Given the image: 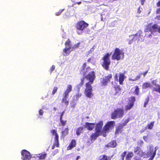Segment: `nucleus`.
<instances>
[{
  "mask_svg": "<svg viewBox=\"0 0 160 160\" xmlns=\"http://www.w3.org/2000/svg\"><path fill=\"white\" fill-rule=\"evenodd\" d=\"M134 151L135 154H137L140 157H142L143 153L141 149L138 147H136L134 148Z\"/></svg>",
  "mask_w": 160,
  "mask_h": 160,
  "instance_id": "dca6fc26",
  "label": "nucleus"
},
{
  "mask_svg": "<svg viewBox=\"0 0 160 160\" xmlns=\"http://www.w3.org/2000/svg\"><path fill=\"white\" fill-rule=\"evenodd\" d=\"M156 5L157 7H160V0L157 2Z\"/></svg>",
  "mask_w": 160,
  "mask_h": 160,
  "instance_id": "49530a36",
  "label": "nucleus"
},
{
  "mask_svg": "<svg viewBox=\"0 0 160 160\" xmlns=\"http://www.w3.org/2000/svg\"><path fill=\"white\" fill-rule=\"evenodd\" d=\"M72 85H69L67 86L66 90L63 92V93L62 102L67 106L69 104V101L67 99L69 97V93L72 91Z\"/></svg>",
  "mask_w": 160,
  "mask_h": 160,
  "instance_id": "20e7f679",
  "label": "nucleus"
},
{
  "mask_svg": "<svg viewBox=\"0 0 160 160\" xmlns=\"http://www.w3.org/2000/svg\"><path fill=\"white\" fill-rule=\"evenodd\" d=\"M86 65V64L85 63H84V64H83V66L85 65Z\"/></svg>",
  "mask_w": 160,
  "mask_h": 160,
  "instance_id": "69168bd1",
  "label": "nucleus"
},
{
  "mask_svg": "<svg viewBox=\"0 0 160 160\" xmlns=\"http://www.w3.org/2000/svg\"><path fill=\"white\" fill-rule=\"evenodd\" d=\"M43 113V111L42 109H40L39 111V114L40 115L42 116Z\"/></svg>",
  "mask_w": 160,
  "mask_h": 160,
  "instance_id": "79ce46f5",
  "label": "nucleus"
},
{
  "mask_svg": "<svg viewBox=\"0 0 160 160\" xmlns=\"http://www.w3.org/2000/svg\"><path fill=\"white\" fill-rule=\"evenodd\" d=\"M89 60H90V59H88V61H89Z\"/></svg>",
  "mask_w": 160,
  "mask_h": 160,
  "instance_id": "774afa93",
  "label": "nucleus"
},
{
  "mask_svg": "<svg viewBox=\"0 0 160 160\" xmlns=\"http://www.w3.org/2000/svg\"><path fill=\"white\" fill-rule=\"evenodd\" d=\"M115 90L117 92H118L120 90V88H119L117 87L115 88Z\"/></svg>",
  "mask_w": 160,
  "mask_h": 160,
  "instance_id": "8fccbe9b",
  "label": "nucleus"
},
{
  "mask_svg": "<svg viewBox=\"0 0 160 160\" xmlns=\"http://www.w3.org/2000/svg\"><path fill=\"white\" fill-rule=\"evenodd\" d=\"M103 135L104 137H105L106 136V134H104V133H103Z\"/></svg>",
  "mask_w": 160,
  "mask_h": 160,
  "instance_id": "0e129e2a",
  "label": "nucleus"
},
{
  "mask_svg": "<svg viewBox=\"0 0 160 160\" xmlns=\"http://www.w3.org/2000/svg\"><path fill=\"white\" fill-rule=\"evenodd\" d=\"M86 118H88V116H87V117H86Z\"/></svg>",
  "mask_w": 160,
  "mask_h": 160,
  "instance_id": "338daca9",
  "label": "nucleus"
},
{
  "mask_svg": "<svg viewBox=\"0 0 160 160\" xmlns=\"http://www.w3.org/2000/svg\"><path fill=\"white\" fill-rule=\"evenodd\" d=\"M22 158L23 160H29L31 158L30 152L26 150H23L21 152Z\"/></svg>",
  "mask_w": 160,
  "mask_h": 160,
  "instance_id": "9b49d317",
  "label": "nucleus"
},
{
  "mask_svg": "<svg viewBox=\"0 0 160 160\" xmlns=\"http://www.w3.org/2000/svg\"><path fill=\"white\" fill-rule=\"evenodd\" d=\"M76 145V141L74 140H72L71 142L69 145L68 147V150L72 149V148L75 147Z\"/></svg>",
  "mask_w": 160,
  "mask_h": 160,
  "instance_id": "b1692460",
  "label": "nucleus"
},
{
  "mask_svg": "<svg viewBox=\"0 0 160 160\" xmlns=\"http://www.w3.org/2000/svg\"><path fill=\"white\" fill-rule=\"evenodd\" d=\"M63 10L64 9H63L62 10H61L60 11L56 13L55 14L57 16H59L61 14V12L63 11Z\"/></svg>",
  "mask_w": 160,
  "mask_h": 160,
  "instance_id": "a19ab883",
  "label": "nucleus"
},
{
  "mask_svg": "<svg viewBox=\"0 0 160 160\" xmlns=\"http://www.w3.org/2000/svg\"><path fill=\"white\" fill-rule=\"evenodd\" d=\"M64 113H65V111H63V112H62V113H61V114L60 115V119H62V117H63V116L64 115Z\"/></svg>",
  "mask_w": 160,
  "mask_h": 160,
  "instance_id": "37998d69",
  "label": "nucleus"
},
{
  "mask_svg": "<svg viewBox=\"0 0 160 160\" xmlns=\"http://www.w3.org/2000/svg\"><path fill=\"white\" fill-rule=\"evenodd\" d=\"M53 110L55 111H56L57 110V108L55 107H54L53 108Z\"/></svg>",
  "mask_w": 160,
  "mask_h": 160,
  "instance_id": "052dcab7",
  "label": "nucleus"
},
{
  "mask_svg": "<svg viewBox=\"0 0 160 160\" xmlns=\"http://www.w3.org/2000/svg\"><path fill=\"white\" fill-rule=\"evenodd\" d=\"M83 130V128L82 127H79L76 130V133L77 135L79 136L82 132Z\"/></svg>",
  "mask_w": 160,
  "mask_h": 160,
  "instance_id": "a878e982",
  "label": "nucleus"
},
{
  "mask_svg": "<svg viewBox=\"0 0 160 160\" xmlns=\"http://www.w3.org/2000/svg\"><path fill=\"white\" fill-rule=\"evenodd\" d=\"M133 154L132 152H129L126 157V160H130L133 156Z\"/></svg>",
  "mask_w": 160,
  "mask_h": 160,
  "instance_id": "393cba45",
  "label": "nucleus"
},
{
  "mask_svg": "<svg viewBox=\"0 0 160 160\" xmlns=\"http://www.w3.org/2000/svg\"><path fill=\"white\" fill-rule=\"evenodd\" d=\"M148 99L147 100V101L144 102V107H146V105L148 104Z\"/></svg>",
  "mask_w": 160,
  "mask_h": 160,
  "instance_id": "a18cd8bd",
  "label": "nucleus"
},
{
  "mask_svg": "<svg viewBox=\"0 0 160 160\" xmlns=\"http://www.w3.org/2000/svg\"><path fill=\"white\" fill-rule=\"evenodd\" d=\"M156 80H153L152 82V83L155 85L156 87L154 88V90L155 91L157 92L160 93V85L158 84H156Z\"/></svg>",
  "mask_w": 160,
  "mask_h": 160,
  "instance_id": "6ab92c4d",
  "label": "nucleus"
},
{
  "mask_svg": "<svg viewBox=\"0 0 160 160\" xmlns=\"http://www.w3.org/2000/svg\"><path fill=\"white\" fill-rule=\"evenodd\" d=\"M135 90L134 91V93L137 95H138V94L139 92V88L137 86H135Z\"/></svg>",
  "mask_w": 160,
  "mask_h": 160,
  "instance_id": "c85d7f7f",
  "label": "nucleus"
},
{
  "mask_svg": "<svg viewBox=\"0 0 160 160\" xmlns=\"http://www.w3.org/2000/svg\"><path fill=\"white\" fill-rule=\"evenodd\" d=\"M125 78L124 74L121 72L116 73L114 77L115 80L117 81H119V84L121 85L122 84Z\"/></svg>",
  "mask_w": 160,
  "mask_h": 160,
  "instance_id": "9d476101",
  "label": "nucleus"
},
{
  "mask_svg": "<svg viewBox=\"0 0 160 160\" xmlns=\"http://www.w3.org/2000/svg\"><path fill=\"white\" fill-rule=\"evenodd\" d=\"M129 81H136V79H135V78L132 79V78H129Z\"/></svg>",
  "mask_w": 160,
  "mask_h": 160,
  "instance_id": "864d4df0",
  "label": "nucleus"
},
{
  "mask_svg": "<svg viewBox=\"0 0 160 160\" xmlns=\"http://www.w3.org/2000/svg\"><path fill=\"white\" fill-rule=\"evenodd\" d=\"M46 153H44L41 155L39 157L40 159H44L46 156Z\"/></svg>",
  "mask_w": 160,
  "mask_h": 160,
  "instance_id": "4c0bfd02",
  "label": "nucleus"
},
{
  "mask_svg": "<svg viewBox=\"0 0 160 160\" xmlns=\"http://www.w3.org/2000/svg\"><path fill=\"white\" fill-rule=\"evenodd\" d=\"M111 55V54L108 53L105 54L102 58V59L103 61L102 66L105 69L107 70L108 69L110 63V57Z\"/></svg>",
  "mask_w": 160,
  "mask_h": 160,
  "instance_id": "423d86ee",
  "label": "nucleus"
},
{
  "mask_svg": "<svg viewBox=\"0 0 160 160\" xmlns=\"http://www.w3.org/2000/svg\"><path fill=\"white\" fill-rule=\"evenodd\" d=\"M115 50H119V49L118 48H116Z\"/></svg>",
  "mask_w": 160,
  "mask_h": 160,
  "instance_id": "e2e57ef3",
  "label": "nucleus"
},
{
  "mask_svg": "<svg viewBox=\"0 0 160 160\" xmlns=\"http://www.w3.org/2000/svg\"><path fill=\"white\" fill-rule=\"evenodd\" d=\"M85 78L89 81L86 84V88L85 90H92V88L91 86L95 78L94 72H92L85 77Z\"/></svg>",
  "mask_w": 160,
  "mask_h": 160,
  "instance_id": "7ed1b4c3",
  "label": "nucleus"
},
{
  "mask_svg": "<svg viewBox=\"0 0 160 160\" xmlns=\"http://www.w3.org/2000/svg\"><path fill=\"white\" fill-rule=\"evenodd\" d=\"M135 101V98L133 97L129 99V102L128 104L126 106L125 109L126 110H130L133 106Z\"/></svg>",
  "mask_w": 160,
  "mask_h": 160,
  "instance_id": "4468645a",
  "label": "nucleus"
},
{
  "mask_svg": "<svg viewBox=\"0 0 160 160\" xmlns=\"http://www.w3.org/2000/svg\"><path fill=\"white\" fill-rule=\"evenodd\" d=\"M112 78V75L111 74H109L105 76L103 78H101L100 81L102 85L103 86L106 85L108 82L110 81V80Z\"/></svg>",
  "mask_w": 160,
  "mask_h": 160,
  "instance_id": "f8f14e48",
  "label": "nucleus"
},
{
  "mask_svg": "<svg viewBox=\"0 0 160 160\" xmlns=\"http://www.w3.org/2000/svg\"><path fill=\"white\" fill-rule=\"evenodd\" d=\"M126 152H123L121 154V155L120 156V158L119 159V160H124V157L126 155Z\"/></svg>",
  "mask_w": 160,
  "mask_h": 160,
  "instance_id": "c756f323",
  "label": "nucleus"
},
{
  "mask_svg": "<svg viewBox=\"0 0 160 160\" xmlns=\"http://www.w3.org/2000/svg\"><path fill=\"white\" fill-rule=\"evenodd\" d=\"M143 142L142 140L138 141L137 143V144L139 146H142L143 144Z\"/></svg>",
  "mask_w": 160,
  "mask_h": 160,
  "instance_id": "58836bf2",
  "label": "nucleus"
},
{
  "mask_svg": "<svg viewBox=\"0 0 160 160\" xmlns=\"http://www.w3.org/2000/svg\"><path fill=\"white\" fill-rule=\"evenodd\" d=\"M157 149L156 147L154 148L153 146L152 145L149 147V151L147 152L146 156H144V157H148L151 156L150 158L148 159V160H152L154 158L156 154V151Z\"/></svg>",
  "mask_w": 160,
  "mask_h": 160,
  "instance_id": "6e6552de",
  "label": "nucleus"
},
{
  "mask_svg": "<svg viewBox=\"0 0 160 160\" xmlns=\"http://www.w3.org/2000/svg\"><path fill=\"white\" fill-rule=\"evenodd\" d=\"M143 139L146 141H147V136H144L143 137Z\"/></svg>",
  "mask_w": 160,
  "mask_h": 160,
  "instance_id": "6e6d98bb",
  "label": "nucleus"
},
{
  "mask_svg": "<svg viewBox=\"0 0 160 160\" xmlns=\"http://www.w3.org/2000/svg\"><path fill=\"white\" fill-rule=\"evenodd\" d=\"M70 53V51H63V54L64 56H67Z\"/></svg>",
  "mask_w": 160,
  "mask_h": 160,
  "instance_id": "e433bc0d",
  "label": "nucleus"
},
{
  "mask_svg": "<svg viewBox=\"0 0 160 160\" xmlns=\"http://www.w3.org/2000/svg\"><path fill=\"white\" fill-rule=\"evenodd\" d=\"M95 125V124L94 123H90L87 122L86 123L85 127L88 130H92L93 129Z\"/></svg>",
  "mask_w": 160,
  "mask_h": 160,
  "instance_id": "a211bd4d",
  "label": "nucleus"
},
{
  "mask_svg": "<svg viewBox=\"0 0 160 160\" xmlns=\"http://www.w3.org/2000/svg\"><path fill=\"white\" fill-rule=\"evenodd\" d=\"M52 133L53 135H55V145H56L57 147H58L59 146L58 135L56 131L55 130H52Z\"/></svg>",
  "mask_w": 160,
  "mask_h": 160,
  "instance_id": "f3484780",
  "label": "nucleus"
},
{
  "mask_svg": "<svg viewBox=\"0 0 160 160\" xmlns=\"http://www.w3.org/2000/svg\"><path fill=\"white\" fill-rule=\"evenodd\" d=\"M154 122H151L148 125V129H151L154 125Z\"/></svg>",
  "mask_w": 160,
  "mask_h": 160,
  "instance_id": "473e14b6",
  "label": "nucleus"
},
{
  "mask_svg": "<svg viewBox=\"0 0 160 160\" xmlns=\"http://www.w3.org/2000/svg\"><path fill=\"white\" fill-rule=\"evenodd\" d=\"M115 122L114 121L109 122L103 127L102 130V127L103 125V122L100 121L98 123L95 128L96 131L101 134L103 133H106L109 132V131L114 126Z\"/></svg>",
  "mask_w": 160,
  "mask_h": 160,
  "instance_id": "f257e3e1",
  "label": "nucleus"
},
{
  "mask_svg": "<svg viewBox=\"0 0 160 160\" xmlns=\"http://www.w3.org/2000/svg\"><path fill=\"white\" fill-rule=\"evenodd\" d=\"M140 7L139 6L138 9V10H137V13L138 14H139L141 13V11L140 10Z\"/></svg>",
  "mask_w": 160,
  "mask_h": 160,
  "instance_id": "c03bdc74",
  "label": "nucleus"
},
{
  "mask_svg": "<svg viewBox=\"0 0 160 160\" xmlns=\"http://www.w3.org/2000/svg\"><path fill=\"white\" fill-rule=\"evenodd\" d=\"M101 134V133L96 131L95 132L92 134L90 137L91 140H95Z\"/></svg>",
  "mask_w": 160,
  "mask_h": 160,
  "instance_id": "4be33fe9",
  "label": "nucleus"
},
{
  "mask_svg": "<svg viewBox=\"0 0 160 160\" xmlns=\"http://www.w3.org/2000/svg\"><path fill=\"white\" fill-rule=\"evenodd\" d=\"M140 78V75H137V76H136L135 78L136 79V80H138Z\"/></svg>",
  "mask_w": 160,
  "mask_h": 160,
  "instance_id": "de8ad7c7",
  "label": "nucleus"
},
{
  "mask_svg": "<svg viewBox=\"0 0 160 160\" xmlns=\"http://www.w3.org/2000/svg\"><path fill=\"white\" fill-rule=\"evenodd\" d=\"M68 129L66 128L64 131H62V135L63 136H65L68 133Z\"/></svg>",
  "mask_w": 160,
  "mask_h": 160,
  "instance_id": "72a5a7b5",
  "label": "nucleus"
},
{
  "mask_svg": "<svg viewBox=\"0 0 160 160\" xmlns=\"http://www.w3.org/2000/svg\"><path fill=\"white\" fill-rule=\"evenodd\" d=\"M129 118L125 120L124 122L122 124V125H120L119 127L117 128L115 132V134H118L119 132H121V129L123 127L125 126L126 124L129 122Z\"/></svg>",
  "mask_w": 160,
  "mask_h": 160,
  "instance_id": "2eb2a0df",
  "label": "nucleus"
},
{
  "mask_svg": "<svg viewBox=\"0 0 160 160\" xmlns=\"http://www.w3.org/2000/svg\"><path fill=\"white\" fill-rule=\"evenodd\" d=\"M81 96V94L78 93L75 96L73 97L74 100L76 101H77L78 100L79 98Z\"/></svg>",
  "mask_w": 160,
  "mask_h": 160,
  "instance_id": "bb28decb",
  "label": "nucleus"
},
{
  "mask_svg": "<svg viewBox=\"0 0 160 160\" xmlns=\"http://www.w3.org/2000/svg\"><path fill=\"white\" fill-rule=\"evenodd\" d=\"M83 83H84L83 79H82L81 80V86H82L83 84Z\"/></svg>",
  "mask_w": 160,
  "mask_h": 160,
  "instance_id": "5fc2aeb1",
  "label": "nucleus"
},
{
  "mask_svg": "<svg viewBox=\"0 0 160 160\" xmlns=\"http://www.w3.org/2000/svg\"><path fill=\"white\" fill-rule=\"evenodd\" d=\"M109 144L112 147H115L117 145L116 142L114 141H113L112 142H111L109 143Z\"/></svg>",
  "mask_w": 160,
  "mask_h": 160,
  "instance_id": "2f4dec72",
  "label": "nucleus"
},
{
  "mask_svg": "<svg viewBox=\"0 0 160 160\" xmlns=\"http://www.w3.org/2000/svg\"><path fill=\"white\" fill-rule=\"evenodd\" d=\"M152 23L148 24L146 27L145 30L146 32H150L151 34H153L154 33L157 32L160 33V26L158 27L156 24H154L152 25Z\"/></svg>",
  "mask_w": 160,
  "mask_h": 160,
  "instance_id": "39448f33",
  "label": "nucleus"
},
{
  "mask_svg": "<svg viewBox=\"0 0 160 160\" xmlns=\"http://www.w3.org/2000/svg\"><path fill=\"white\" fill-rule=\"evenodd\" d=\"M54 147H55L54 146V145H53V146L52 147V149H54Z\"/></svg>",
  "mask_w": 160,
  "mask_h": 160,
  "instance_id": "680f3d73",
  "label": "nucleus"
},
{
  "mask_svg": "<svg viewBox=\"0 0 160 160\" xmlns=\"http://www.w3.org/2000/svg\"><path fill=\"white\" fill-rule=\"evenodd\" d=\"M156 16L155 17L154 19L157 21H160V8H158L156 10Z\"/></svg>",
  "mask_w": 160,
  "mask_h": 160,
  "instance_id": "aec40b11",
  "label": "nucleus"
},
{
  "mask_svg": "<svg viewBox=\"0 0 160 160\" xmlns=\"http://www.w3.org/2000/svg\"><path fill=\"white\" fill-rule=\"evenodd\" d=\"M73 49L78 48L81 47H83V42L82 41L79 42L73 45Z\"/></svg>",
  "mask_w": 160,
  "mask_h": 160,
  "instance_id": "412c9836",
  "label": "nucleus"
},
{
  "mask_svg": "<svg viewBox=\"0 0 160 160\" xmlns=\"http://www.w3.org/2000/svg\"><path fill=\"white\" fill-rule=\"evenodd\" d=\"M58 90V88L57 87H54L53 90V91L52 93V95H54V94L57 92Z\"/></svg>",
  "mask_w": 160,
  "mask_h": 160,
  "instance_id": "f704fd0d",
  "label": "nucleus"
},
{
  "mask_svg": "<svg viewBox=\"0 0 160 160\" xmlns=\"http://www.w3.org/2000/svg\"><path fill=\"white\" fill-rule=\"evenodd\" d=\"M100 160H107V156L106 155L101 156L100 157Z\"/></svg>",
  "mask_w": 160,
  "mask_h": 160,
  "instance_id": "c9c22d12",
  "label": "nucleus"
},
{
  "mask_svg": "<svg viewBox=\"0 0 160 160\" xmlns=\"http://www.w3.org/2000/svg\"><path fill=\"white\" fill-rule=\"evenodd\" d=\"M60 121L62 126H65L67 122L66 120H63L62 119H60Z\"/></svg>",
  "mask_w": 160,
  "mask_h": 160,
  "instance_id": "7c9ffc66",
  "label": "nucleus"
},
{
  "mask_svg": "<svg viewBox=\"0 0 160 160\" xmlns=\"http://www.w3.org/2000/svg\"><path fill=\"white\" fill-rule=\"evenodd\" d=\"M148 71H147L146 72L143 73V76L144 77H145V76L148 73Z\"/></svg>",
  "mask_w": 160,
  "mask_h": 160,
  "instance_id": "13d9d810",
  "label": "nucleus"
},
{
  "mask_svg": "<svg viewBox=\"0 0 160 160\" xmlns=\"http://www.w3.org/2000/svg\"><path fill=\"white\" fill-rule=\"evenodd\" d=\"M124 111L123 109L118 108L112 113L111 115L112 118L115 119L118 118H122L124 114Z\"/></svg>",
  "mask_w": 160,
  "mask_h": 160,
  "instance_id": "0eeeda50",
  "label": "nucleus"
},
{
  "mask_svg": "<svg viewBox=\"0 0 160 160\" xmlns=\"http://www.w3.org/2000/svg\"><path fill=\"white\" fill-rule=\"evenodd\" d=\"M76 103H74L73 104H71V107H72L74 108V107L76 106Z\"/></svg>",
  "mask_w": 160,
  "mask_h": 160,
  "instance_id": "603ef678",
  "label": "nucleus"
},
{
  "mask_svg": "<svg viewBox=\"0 0 160 160\" xmlns=\"http://www.w3.org/2000/svg\"><path fill=\"white\" fill-rule=\"evenodd\" d=\"M65 48L63 50H73V45L72 43V42L69 38L65 42Z\"/></svg>",
  "mask_w": 160,
  "mask_h": 160,
  "instance_id": "ddd939ff",
  "label": "nucleus"
},
{
  "mask_svg": "<svg viewBox=\"0 0 160 160\" xmlns=\"http://www.w3.org/2000/svg\"><path fill=\"white\" fill-rule=\"evenodd\" d=\"M92 90H85V94L86 96L88 98H91L92 94Z\"/></svg>",
  "mask_w": 160,
  "mask_h": 160,
  "instance_id": "5701e85b",
  "label": "nucleus"
},
{
  "mask_svg": "<svg viewBox=\"0 0 160 160\" xmlns=\"http://www.w3.org/2000/svg\"><path fill=\"white\" fill-rule=\"evenodd\" d=\"M145 1V0H140V2H141V4L142 5H143L144 3V2Z\"/></svg>",
  "mask_w": 160,
  "mask_h": 160,
  "instance_id": "3c124183",
  "label": "nucleus"
},
{
  "mask_svg": "<svg viewBox=\"0 0 160 160\" xmlns=\"http://www.w3.org/2000/svg\"><path fill=\"white\" fill-rule=\"evenodd\" d=\"M88 26L89 24L83 20L78 21L75 25L78 34L79 35L81 34Z\"/></svg>",
  "mask_w": 160,
  "mask_h": 160,
  "instance_id": "f03ea898",
  "label": "nucleus"
},
{
  "mask_svg": "<svg viewBox=\"0 0 160 160\" xmlns=\"http://www.w3.org/2000/svg\"><path fill=\"white\" fill-rule=\"evenodd\" d=\"M81 2H76L75 3H74V4H78V5H79L80 4H81Z\"/></svg>",
  "mask_w": 160,
  "mask_h": 160,
  "instance_id": "4d7b16f0",
  "label": "nucleus"
},
{
  "mask_svg": "<svg viewBox=\"0 0 160 160\" xmlns=\"http://www.w3.org/2000/svg\"><path fill=\"white\" fill-rule=\"evenodd\" d=\"M135 160H139L140 159V158L137 156L135 157L134 158Z\"/></svg>",
  "mask_w": 160,
  "mask_h": 160,
  "instance_id": "09e8293b",
  "label": "nucleus"
},
{
  "mask_svg": "<svg viewBox=\"0 0 160 160\" xmlns=\"http://www.w3.org/2000/svg\"><path fill=\"white\" fill-rule=\"evenodd\" d=\"M151 86L150 84L149 83L146 82L143 84L142 85V88L145 89L147 88L150 87Z\"/></svg>",
  "mask_w": 160,
  "mask_h": 160,
  "instance_id": "cd10ccee",
  "label": "nucleus"
},
{
  "mask_svg": "<svg viewBox=\"0 0 160 160\" xmlns=\"http://www.w3.org/2000/svg\"><path fill=\"white\" fill-rule=\"evenodd\" d=\"M124 58V53L121 51H115L112 55V59L118 60Z\"/></svg>",
  "mask_w": 160,
  "mask_h": 160,
  "instance_id": "1a4fd4ad",
  "label": "nucleus"
},
{
  "mask_svg": "<svg viewBox=\"0 0 160 160\" xmlns=\"http://www.w3.org/2000/svg\"><path fill=\"white\" fill-rule=\"evenodd\" d=\"M55 67L54 65H53L50 68V72L51 73L55 69Z\"/></svg>",
  "mask_w": 160,
  "mask_h": 160,
  "instance_id": "ea45409f",
  "label": "nucleus"
},
{
  "mask_svg": "<svg viewBox=\"0 0 160 160\" xmlns=\"http://www.w3.org/2000/svg\"><path fill=\"white\" fill-rule=\"evenodd\" d=\"M80 156H78L77 157L76 160H78V159H79L80 158Z\"/></svg>",
  "mask_w": 160,
  "mask_h": 160,
  "instance_id": "bf43d9fd",
  "label": "nucleus"
}]
</instances>
